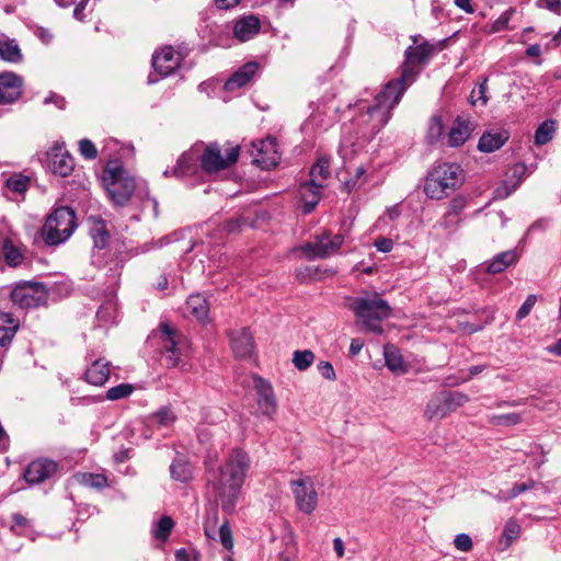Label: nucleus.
I'll use <instances>...</instances> for the list:
<instances>
[{
  "label": "nucleus",
  "mask_w": 561,
  "mask_h": 561,
  "mask_svg": "<svg viewBox=\"0 0 561 561\" xmlns=\"http://www.w3.org/2000/svg\"><path fill=\"white\" fill-rule=\"evenodd\" d=\"M253 149L257 151L254 163L262 169H271L279 162L280 156L277 150V141L273 137L253 142Z\"/></svg>",
  "instance_id": "2eb2a0df"
},
{
  "label": "nucleus",
  "mask_w": 561,
  "mask_h": 561,
  "mask_svg": "<svg viewBox=\"0 0 561 561\" xmlns=\"http://www.w3.org/2000/svg\"><path fill=\"white\" fill-rule=\"evenodd\" d=\"M290 488L297 508L305 514H311L318 505V493L313 479L310 476H300L290 481Z\"/></svg>",
  "instance_id": "9d476101"
},
{
  "label": "nucleus",
  "mask_w": 561,
  "mask_h": 561,
  "mask_svg": "<svg viewBox=\"0 0 561 561\" xmlns=\"http://www.w3.org/2000/svg\"><path fill=\"white\" fill-rule=\"evenodd\" d=\"M319 374L327 380L333 381L336 379L335 370L330 362L321 360L317 365Z\"/></svg>",
  "instance_id": "5fc2aeb1"
},
{
  "label": "nucleus",
  "mask_w": 561,
  "mask_h": 561,
  "mask_svg": "<svg viewBox=\"0 0 561 561\" xmlns=\"http://www.w3.org/2000/svg\"><path fill=\"white\" fill-rule=\"evenodd\" d=\"M434 47L428 43L410 46L405 50V60L397 79L390 80L376 94L374 104L359 103L360 113L352 123L358 127L359 138H373L390 119L391 111L400 102L404 91L415 81L420 66L427 62Z\"/></svg>",
  "instance_id": "f257e3e1"
},
{
  "label": "nucleus",
  "mask_w": 561,
  "mask_h": 561,
  "mask_svg": "<svg viewBox=\"0 0 561 561\" xmlns=\"http://www.w3.org/2000/svg\"><path fill=\"white\" fill-rule=\"evenodd\" d=\"M187 311L197 320H204L208 316L209 306L202 295H191L186 300Z\"/></svg>",
  "instance_id": "7c9ffc66"
},
{
  "label": "nucleus",
  "mask_w": 561,
  "mask_h": 561,
  "mask_svg": "<svg viewBox=\"0 0 561 561\" xmlns=\"http://www.w3.org/2000/svg\"><path fill=\"white\" fill-rule=\"evenodd\" d=\"M549 227V220L547 218H540L536 220L528 229L529 232L536 230H546Z\"/></svg>",
  "instance_id": "e2e57ef3"
},
{
  "label": "nucleus",
  "mask_w": 561,
  "mask_h": 561,
  "mask_svg": "<svg viewBox=\"0 0 561 561\" xmlns=\"http://www.w3.org/2000/svg\"><path fill=\"white\" fill-rule=\"evenodd\" d=\"M239 158V147H231L227 150L226 157L221 154L217 144H210L201 156V167L207 173H216L236 163Z\"/></svg>",
  "instance_id": "9b49d317"
},
{
  "label": "nucleus",
  "mask_w": 561,
  "mask_h": 561,
  "mask_svg": "<svg viewBox=\"0 0 561 561\" xmlns=\"http://www.w3.org/2000/svg\"><path fill=\"white\" fill-rule=\"evenodd\" d=\"M57 470V463L49 459L32 461L24 471V479L30 484H37L50 478Z\"/></svg>",
  "instance_id": "a211bd4d"
},
{
  "label": "nucleus",
  "mask_w": 561,
  "mask_h": 561,
  "mask_svg": "<svg viewBox=\"0 0 561 561\" xmlns=\"http://www.w3.org/2000/svg\"><path fill=\"white\" fill-rule=\"evenodd\" d=\"M79 150H80V153L85 159L92 160V159L96 158L98 150H96L94 144L92 141H90L89 139L80 140Z\"/></svg>",
  "instance_id": "603ef678"
},
{
  "label": "nucleus",
  "mask_w": 561,
  "mask_h": 561,
  "mask_svg": "<svg viewBox=\"0 0 561 561\" xmlns=\"http://www.w3.org/2000/svg\"><path fill=\"white\" fill-rule=\"evenodd\" d=\"M259 68L260 65L256 61L244 64L227 79L224 89L228 92H232L247 85L257 72Z\"/></svg>",
  "instance_id": "6ab92c4d"
},
{
  "label": "nucleus",
  "mask_w": 561,
  "mask_h": 561,
  "mask_svg": "<svg viewBox=\"0 0 561 561\" xmlns=\"http://www.w3.org/2000/svg\"><path fill=\"white\" fill-rule=\"evenodd\" d=\"M0 57L9 62H20L22 53L14 39H0Z\"/></svg>",
  "instance_id": "f704fd0d"
},
{
  "label": "nucleus",
  "mask_w": 561,
  "mask_h": 561,
  "mask_svg": "<svg viewBox=\"0 0 561 561\" xmlns=\"http://www.w3.org/2000/svg\"><path fill=\"white\" fill-rule=\"evenodd\" d=\"M103 183L110 198L117 205H126L136 187L135 180L124 169L107 165L103 172Z\"/></svg>",
  "instance_id": "0eeeda50"
},
{
  "label": "nucleus",
  "mask_w": 561,
  "mask_h": 561,
  "mask_svg": "<svg viewBox=\"0 0 561 561\" xmlns=\"http://www.w3.org/2000/svg\"><path fill=\"white\" fill-rule=\"evenodd\" d=\"M454 545L457 550L468 552L472 549V539L467 534H459L454 539Z\"/></svg>",
  "instance_id": "864d4df0"
},
{
  "label": "nucleus",
  "mask_w": 561,
  "mask_h": 561,
  "mask_svg": "<svg viewBox=\"0 0 561 561\" xmlns=\"http://www.w3.org/2000/svg\"><path fill=\"white\" fill-rule=\"evenodd\" d=\"M110 377V363L103 359L94 360L85 371V380L94 386L104 385Z\"/></svg>",
  "instance_id": "b1692460"
},
{
  "label": "nucleus",
  "mask_w": 561,
  "mask_h": 561,
  "mask_svg": "<svg viewBox=\"0 0 561 561\" xmlns=\"http://www.w3.org/2000/svg\"><path fill=\"white\" fill-rule=\"evenodd\" d=\"M383 355L386 366L388 367L389 370H391L394 374H403L407 371V367L404 365L402 355L400 354L398 348H396L392 345H387L385 346Z\"/></svg>",
  "instance_id": "2f4dec72"
},
{
  "label": "nucleus",
  "mask_w": 561,
  "mask_h": 561,
  "mask_svg": "<svg viewBox=\"0 0 561 561\" xmlns=\"http://www.w3.org/2000/svg\"><path fill=\"white\" fill-rule=\"evenodd\" d=\"M344 242L342 234L331 236L322 233L317 236L313 242H308L302 247V251L310 259H324L335 254Z\"/></svg>",
  "instance_id": "f8f14e48"
},
{
  "label": "nucleus",
  "mask_w": 561,
  "mask_h": 561,
  "mask_svg": "<svg viewBox=\"0 0 561 561\" xmlns=\"http://www.w3.org/2000/svg\"><path fill=\"white\" fill-rule=\"evenodd\" d=\"M330 175V165L327 159H319L310 169V183H322Z\"/></svg>",
  "instance_id": "ea45409f"
},
{
  "label": "nucleus",
  "mask_w": 561,
  "mask_h": 561,
  "mask_svg": "<svg viewBox=\"0 0 561 561\" xmlns=\"http://www.w3.org/2000/svg\"><path fill=\"white\" fill-rule=\"evenodd\" d=\"M314 357L313 352L310 350H298L293 353L291 362L298 370L305 371L312 365Z\"/></svg>",
  "instance_id": "58836bf2"
},
{
  "label": "nucleus",
  "mask_w": 561,
  "mask_h": 561,
  "mask_svg": "<svg viewBox=\"0 0 561 561\" xmlns=\"http://www.w3.org/2000/svg\"><path fill=\"white\" fill-rule=\"evenodd\" d=\"M519 533L520 526L516 520L510 519L504 526L503 537L511 542L518 537Z\"/></svg>",
  "instance_id": "3c124183"
},
{
  "label": "nucleus",
  "mask_w": 561,
  "mask_h": 561,
  "mask_svg": "<svg viewBox=\"0 0 561 561\" xmlns=\"http://www.w3.org/2000/svg\"><path fill=\"white\" fill-rule=\"evenodd\" d=\"M90 236L93 240L94 248L99 250L106 248L110 240V233L106 228V222L101 218H92Z\"/></svg>",
  "instance_id": "c756f323"
},
{
  "label": "nucleus",
  "mask_w": 561,
  "mask_h": 561,
  "mask_svg": "<svg viewBox=\"0 0 561 561\" xmlns=\"http://www.w3.org/2000/svg\"><path fill=\"white\" fill-rule=\"evenodd\" d=\"M250 468V457L239 448L231 450L225 463L208 470L209 491L226 513L233 512Z\"/></svg>",
  "instance_id": "f03ea898"
},
{
  "label": "nucleus",
  "mask_w": 561,
  "mask_h": 561,
  "mask_svg": "<svg viewBox=\"0 0 561 561\" xmlns=\"http://www.w3.org/2000/svg\"><path fill=\"white\" fill-rule=\"evenodd\" d=\"M517 255L515 251L510 250L502 252L494 256V259L488 265V272L491 274H497L507 268L511 264L516 262Z\"/></svg>",
  "instance_id": "72a5a7b5"
},
{
  "label": "nucleus",
  "mask_w": 561,
  "mask_h": 561,
  "mask_svg": "<svg viewBox=\"0 0 561 561\" xmlns=\"http://www.w3.org/2000/svg\"><path fill=\"white\" fill-rule=\"evenodd\" d=\"M174 527V522L170 516H162L152 527L151 534L152 536L164 542L168 540L172 529Z\"/></svg>",
  "instance_id": "c9c22d12"
},
{
  "label": "nucleus",
  "mask_w": 561,
  "mask_h": 561,
  "mask_svg": "<svg viewBox=\"0 0 561 561\" xmlns=\"http://www.w3.org/2000/svg\"><path fill=\"white\" fill-rule=\"evenodd\" d=\"M12 302L20 308H34L45 304L47 291L43 284L36 282L18 283L11 291Z\"/></svg>",
  "instance_id": "1a4fd4ad"
},
{
  "label": "nucleus",
  "mask_w": 561,
  "mask_h": 561,
  "mask_svg": "<svg viewBox=\"0 0 561 561\" xmlns=\"http://www.w3.org/2000/svg\"><path fill=\"white\" fill-rule=\"evenodd\" d=\"M508 140V133L501 131H486L484 133L478 144V149L482 152H493L500 149Z\"/></svg>",
  "instance_id": "a878e982"
},
{
  "label": "nucleus",
  "mask_w": 561,
  "mask_h": 561,
  "mask_svg": "<svg viewBox=\"0 0 561 561\" xmlns=\"http://www.w3.org/2000/svg\"><path fill=\"white\" fill-rule=\"evenodd\" d=\"M73 479L77 483L92 489L102 490L107 486V478L101 473L78 472Z\"/></svg>",
  "instance_id": "473e14b6"
},
{
  "label": "nucleus",
  "mask_w": 561,
  "mask_h": 561,
  "mask_svg": "<svg viewBox=\"0 0 561 561\" xmlns=\"http://www.w3.org/2000/svg\"><path fill=\"white\" fill-rule=\"evenodd\" d=\"M538 298L536 295H528L524 304L520 306V308L516 312V319L523 320L525 319L534 308L535 304L537 302Z\"/></svg>",
  "instance_id": "8fccbe9b"
},
{
  "label": "nucleus",
  "mask_w": 561,
  "mask_h": 561,
  "mask_svg": "<svg viewBox=\"0 0 561 561\" xmlns=\"http://www.w3.org/2000/svg\"><path fill=\"white\" fill-rule=\"evenodd\" d=\"M374 245L380 252L388 253L393 248V242L389 238H378L375 240Z\"/></svg>",
  "instance_id": "bf43d9fd"
},
{
  "label": "nucleus",
  "mask_w": 561,
  "mask_h": 561,
  "mask_svg": "<svg viewBox=\"0 0 561 561\" xmlns=\"http://www.w3.org/2000/svg\"><path fill=\"white\" fill-rule=\"evenodd\" d=\"M260 31V21L253 15L244 16L236 22L233 27L234 37L239 42H247Z\"/></svg>",
  "instance_id": "4be33fe9"
},
{
  "label": "nucleus",
  "mask_w": 561,
  "mask_h": 561,
  "mask_svg": "<svg viewBox=\"0 0 561 561\" xmlns=\"http://www.w3.org/2000/svg\"><path fill=\"white\" fill-rule=\"evenodd\" d=\"M28 179L23 175H13L7 180V187L14 193H23L27 188Z\"/></svg>",
  "instance_id": "49530a36"
},
{
  "label": "nucleus",
  "mask_w": 561,
  "mask_h": 561,
  "mask_svg": "<svg viewBox=\"0 0 561 561\" xmlns=\"http://www.w3.org/2000/svg\"><path fill=\"white\" fill-rule=\"evenodd\" d=\"M488 92V79L483 78L478 85V89H473L471 92V103L476 104L478 101L481 102L482 105H485L489 101L486 95Z\"/></svg>",
  "instance_id": "a18cd8bd"
},
{
  "label": "nucleus",
  "mask_w": 561,
  "mask_h": 561,
  "mask_svg": "<svg viewBox=\"0 0 561 561\" xmlns=\"http://www.w3.org/2000/svg\"><path fill=\"white\" fill-rule=\"evenodd\" d=\"M350 126L344 127L345 130L339 147V153L343 160L352 159L357 151V148L362 146V144L355 142L351 136H346V133L350 130Z\"/></svg>",
  "instance_id": "e433bc0d"
},
{
  "label": "nucleus",
  "mask_w": 561,
  "mask_h": 561,
  "mask_svg": "<svg viewBox=\"0 0 561 561\" xmlns=\"http://www.w3.org/2000/svg\"><path fill=\"white\" fill-rule=\"evenodd\" d=\"M23 80L14 72L0 73V104H11L22 95Z\"/></svg>",
  "instance_id": "dca6fc26"
},
{
  "label": "nucleus",
  "mask_w": 561,
  "mask_h": 561,
  "mask_svg": "<svg viewBox=\"0 0 561 561\" xmlns=\"http://www.w3.org/2000/svg\"><path fill=\"white\" fill-rule=\"evenodd\" d=\"M364 346V343L358 339H353L350 345V353L352 355H357Z\"/></svg>",
  "instance_id": "774afa93"
},
{
  "label": "nucleus",
  "mask_w": 561,
  "mask_h": 561,
  "mask_svg": "<svg viewBox=\"0 0 561 561\" xmlns=\"http://www.w3.org/2000/svg\"><path fill=\"white\" fill-rule=\"evenodd\" d=\"M89 0H81L75 8L73 10V16L79 20V21H82L83 20V10L85 9L87 4H88Z\"/></svg>",
  "instance_id": "0e129e2a"
},
{
  "label": "nucleus",
  "mask_w": 561,
  "mask_h": 561,
  "mask_svg": "<svg viewBox=\"0 0 561 561\" xmlns=\"http://www.w3.org/2000/svg\"><path fill=\"white\" fill-rule=\"evenodd\" d=\"M1 259L11 267L22 264L24 255L10 238L3 239L0 248Z\"/></svg>",
  "instance_id": "bb28decb"
},
{
  "label": "nucleus",
  "mask_w": 561,
  "mask_h": 561,
  "mask_svg": "<svg viewBox=\"0 0 561 561\" xmlns=\"http://www.w3.org/2000/svg\"><path fill=\"white\" fill-rule=\"evenodd\" d=\"M181 60V55L172 47H164L152 56V66L160 77H167L180 66Z\"/></svg>",
  "instance_id": "f3484780"
},
{
  "label": "nucleus",
  "mask_w": 561,
  "mask_h": 561,
  "mask_svg": "<svg viewBox=\"0 0 561 561\" xmlns=\"http://www.w3.org/2000/svg\"><path fill=\"white\" fill-rule=\"evenodd\" d=\"M470 134L469 123L457 117L447 135V145L449 147H460L468 140Z\"/></svg>",
  "instance_id": "393cba45"
},
{
  "label": "nucleus",
  "mask_w": 561,
  "mask_h": 561,
  "mask_svg": "<svg viewBox=\"0 0 561 561\" xmlns=\"http://www.w3.org/2000/svg\"><path fill=\"white\" fill-rule=\"evenodd\" d=\"M115 312V307L112 304L101 306L96 312V318L100 322L105 324L112 322V313Z\"/></svg>",
  "instance_id": "6e6d98bb"
},
{
  "label": "nucleus",
  "mask_w": 561,
  "mask_h": 561,
  "mask_svg": "<svg viewBox=\"0 0 561 561\" xmlns=\"http://www.w3.org/2000/svg\"><path fill=\"white\" fill-rule=\"evenodd\" d=\"M455 4L467 13H473L474 9L471 5L470 0H455Z\"/></svg>",
  "instance_id": "338daca9"
},
{
  "label": "nucleus",
  "mask_w": 561,
  "mask_h": 561,
  "mask_svg": "<svg viewBox=\"0 0 561 561\" xmlns=\"http://www.w3.org/2000/svg\"><path fill=\"white\" fill-rule=\"evenodd\" d=\"M198 160L201 161V157L195 152H185L179 158L176 167L172 170L167 169L163 174L164 176H169L170 174L175 176H187L194 174L197 169Z\"/></svg>",
  "instance_id": "412c9836"
},
{
  "label": "nucleus",
  "mask_w": 561,
  "mask_h": 561,
  "mask_svg": "<svg viewBox=\"0 0 561 561\" xmlns=\"http://www.w3.org/2000/svg\"><path fill=\"white\" fill-rule=\"evenodd\" d=\"M53 103L57 108L64 110L66 106V100L64 96L58 95L55 92H50L48 96L44 99V104Z\"/></svg>",
  "instance_id": "4d7b16f0"
},
{
  "label": "nucleus",
  "mask_w": 561,
  "mask_h": 561,
  "mask_svg": "<svg viewBox=\"0 0 561 561\" xmlns=\"http://www.w3.org/2000/svg\"><path fill=\"white\" fill-rule=\"evenodd\" d=\"M253 387L256 391L260 412L272 419L276 413L277 402L271 383L255 375L253 376Z\"/></svg>",
  "instance_id": "4468645a"
},
{
  "label": "nucleus",
  "mask_w": 561,
  "mask_h": 561,
  "mask_svg": "<svg viewBox=\"0 0 561 561\" xmlns=\"http://www.w3.org/2000/svg\"><path fill=\"white\" fill-rule=\"evenodd\" d=\"M322 183L306 182L300 185L299 195L302 202L304 213H311L320 201Z\"/></svg>",
  "instance_id": "5701e85b"
},
{
  "label": "nucleus",
  "mask_w": 561,
  "mask_h": 561,
  "mask_svg": "<svg viewBox=\"0 0 561 561\" xmlns=\"http://www.w3.org/2000/svg\"><path fill=\"white\" fill-rule=\"evenodd\" d=\"M217 533H218L219 540H220L222 547L226 550H231L233 547V539H232V534H231V530H230L228 524L224 523L222 525H220Z\"/></svg>",
  "instance_id": "09e8293b"
},
{
  "label": "nucleus",
  "mask_w": 561,
  "mask_h": 561,
  "mask_svg": "<svg viewBox=\"0 0 561 561\" xmlns=\"http://www.w3.org/2000/svg\"><path fill=\"white\" fill-rule=\"evenodd\" d=\"M241 0H215V4L218 9H230L237 5Z\"/></svg>",
  "instance_id": "69168bd1"
},
{
  "label": "nucleus",
  "mask_w": 561,
  "mask_h": 561,
  "mask_svg": "<svg viewBox=\"0 0 561 561\" xmlns=\"http://www.w3.org/2000/svg\"><path fill=\"white\" fill-rule=\"evenodd\" d=\"M538 3L553 12H561V0H539Z\"/></svg>",
  "instance_id": "680f3d73"
},
{
  "label": "nucleus",
  "mask_w": 561,
  "mask_h": 561,
  "mask_svg": "<svg viewBox=\"0 0 561 561\" xmlns=\"http://www.w3.org/2000/svg\"><path fill=\"white\" fill-rule=\"evenodd\" d=\"M348 308L354 312L362 330L376 334L382 333L380 322L387 319L391 312L388 302L377 295L351 298Z\"/></svg>",
  "instance_id": "7ed1b4c3"
},
{
  "label": "nucleus",
  "mask_w": 561,
  "mask_h": 561,
  "mask_svg": "<svg viewBox=\"0 0 561 561\" xmlns=\"http://www.w3.org/2000/svg\"><path fill=\"white\" fill-rule=\"evenodd\" d=\"M554 134V126L552 121L541 123L535 133V144L538 146L549 142Z\"/></svg>",
  "instance_id": "a19ab883"
},
{
  "label": "nucleus",
  "mask_w": 561,
  "mask_h": 561,
  "mask_svg": "<svg viewBox=\"0 0 561 561\" xmlns=\"http://www.w3.org/2000/svg\"><path fill=\"white\" fill-rule=\"evenodd\" d=\"M152 339L157 340L162 357L169 368L180 366L182 359L190 355L191 342L170 323H161L158 330L152 333Z\"/></svg>",
  "instance_id": "20e7f679"
},
{
  "label": "nucleus",
  "mask_w": 561,
  "mask_h": 561,
  "mask_svg": "<svg viewBox=\"0 0 561 561\" xmlns=\"http://www.w3.org/2000/svg\"><path fill=\"white\" fill-rule=\"evenodd\" d=\"M232 353L238 358H249L252 356L255 344L249 328H236L227 332Z\"/></svg>",
  "instance_id": "ddd939ff"
},
{
  "label": "nucleus",
  "mask_w": 561,
  "mask_h": 561,
  "mask_svg": "<svg viewBox=\"0 0 561 561\" xmlns=\"http://www.w3.org/2000/svg\"><path fill=\"white\" fill-rule=\"evenodd\" d=\"M444 131V124L440 117L434 116L431 118L428 131H427V140L430 144H435L438 141Z\"/></svg>",
  "instance_id": "37998d69"
},
{
  "label": "nucleus",
  "mask_w": 561,
  "mask_h": 561,
  "mask_svg": "<svg viewBox=\"0 0 561 561\" xmlns=\"http://www.w3.org/2000/svg\"><path fill=\"white\" fill-rule=\"evenodd\" d=\"M465 180L457 163H438L427 175L424 192L432 199H443L458 188Z\"/></svg>",
  "instance_id": "39448f33"
},
{
  "label": "nucleus",
  "mask_w": 561,
  "mask_h": 561,
  "mask_svg": "<svg viewBox=\"0 0 561 561\" xmlns=\"http://www.w3.org/2000/svg\"><path fill=\"white\" fill-rule=\"evenodd\" d=\"M18 321L11 313L0 312V346H7L18 330Z\"/></svg>",
  "instance_id": "c85d7f7f"
},
{
  "label": "nucleus",
  "mask_w": 561,
  "mask_h": 561,
  "mask_svg": "<svg viewBox=\"0 0 561 561\" xmlns=\"http://www.w3.org/2000/svg\"><path fill=\"white\" fill-rule=\"evenodd\" d=\"M171 478L179 482L192 479V467L183 455H178L170 466Z\"/></svg>",
  "instance_id": "cd10ccee"
},
{
  "label": "nucleus",
  "mask_w": 561,
  "mask_h": 561,
  "mask_svg": "<svg viewBox=\"0 0 561 561\" xmlns=\"http://www.w3.org/2000/svg\"><path fill=\"white\" fill-rule=\"evenodd\" d=\"M245 224L247 220L242 217L233 218L226 222L225 229L228 233H233L239 231Z\"/></svg>",
  "instance_id": "13d9d810"
},
{
  "label": "nucleus",
  "mask_w": 561,
  "mask_h": 561,
  "mask_svg": "<svg viewBox=\"0 0 561 561\" xmlns=\"http://www.w3.org/2000/svg\"><path fill=\"white\" fill-rule=\"evenodd\" d=\"M75 168L73 158L60 150L49 153V169L55 175L67 178Z\"/></svg>",
  "instance_id": "aec40b11"
},
{
  "label": "nucleus",
  "mask_w": 561,
  "mask_h": 561,
  "mask_svg": "<svg viewBox=\"0 0 561 561\" xmlns=\"http://www.w3.org/2000/svg\"><path fill=\"white\" fill-rule=\"evenodd\" d=\"M76 227L75 210L68 206H61L47 217L42 228V238L47 245H59L70 238Z\"/></svg>",
  "instance_id": "423d86ee"
},
{
  "label": "nucleus",
  "mask_w": 561,
  "mask_h": 561,
  "mask_svg": "<svg viewBox=\"0 0 561 561\" xmlns=\"http://www.w3.org/2000/svg\"><path fill=\"white\" fill-rule=\"evenodd\" d=\"M134 391V387L129 383H121L118 386L112 387L106 392V398L111 401L119 400L127 398Z\"/></svg>",
  "instance_id": "79ce46f5"
},
{
  "label": "nucleus",
  "mask_w": 561,
  "mask_h": 561,
  "mask_svg": "<svg viewBox=\"0 0 561 561\" xmlns=\"http://www.w3.org/2000/svg\"><path fill=\"white\" fill-rule=\"evenodd\" d=\"M522 421V415L516 412L505 414H492L488 417L489 424L493 426H513Z\"/></svg>",
  "instance_id": "4c0bfd02"
},
{
  "label": "nucleus",
  "mask_w": 561,
  "mask_h": 561,
  "mask_svg": "<svg viewBox=\"0 0 561 561\" xmlns=\"http://www.w3.org/2000/svg\"><path fill=\"white\" fill-rule=\"evenodd\" d=\"M533 486H534L533 481L524 482V483H516V484H514V486L512 488V490L510 492V497L511 499L516 497L519 494L533 489Z\"/></svg>",
  "instance_id": "052dcab7"
},
{
  "label": "nucleus",
  "mask_w": 561,
  "mask_h": 561,
  "mask_svg": "<svg viewBox=\"0 0 561 561\" xmlns=\"http://www.w3.org/2000/svg\"><path fill=\"white\" fill-rule=\"evenodd\" d=\"M515 13V9L504 11L491 25L492 32H501L508 28L510 20Z\"/></svg>",
  "instance_id": "de8ad7c7"
},
{
  "label": "nucleus",
  "mask_w": 561,
  "mask_h": 561,
  "mask_svg": "<svg viewBox=\"0 0 561 561\" xmlns=\"http://www.w3.org/2000/svg\"><path fill=\"white\" fill-rule=\"evenodd\" d=\"M469 401L466 393L458 391H442L434 394L426 404L424 416L430 420H442Z\"/></svg>",
  "instance_id": "6e6552de"
},
{
  "label": "nucleus",
  "mask_w": 561,
  "mask_h": 561,
  "mask_svg": "<svg viewBox=\"0 0 561 561\" xmlns=\"http://www.w3.org/2000/svg\"><path fill=\"white\" fill-rule=\"evenodd\" d=\"M152 419L162 426H169L176 420L175 413L170 408H162L159 411H157Z\"/></svg>",
  "instance_id": "c03bdc74"
}]
</instances>
